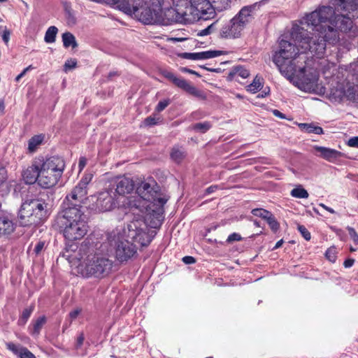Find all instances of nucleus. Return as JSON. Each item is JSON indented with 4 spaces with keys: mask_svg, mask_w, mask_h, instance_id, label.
Listing matches in <instances>:
<instances>
[{
    "mask_svg": "<svg viewBox=\"0 0 358 358\" xmlns=\"http://www.w3.org/2000/svg\"><path fill=\"white\" fill-rule=\"evenodd\" d=\"M127 236L141 246H148L152 241L148 224L142 216L131 221L128 225Z\"/></svg>",
    "mask_w": 358,
    "mask_h": 358,
    "instance_id": "nucleus-9",
    "label": "nucleus"
},
{
    "mask_svg": "<svg viewBox=\"0 0 358 358\" xmlns=\"http://www.w3.org/2000/svg\"><path fill=\"white\" fill-rule=\"evenodd\" d=\"M81 313V309L76 308L69 313V317L71 320H75L78 315Z\"/></svg>",
    "mask_w": 358,
    "mask_h": 358,
    "instance_id": "nucleus-53",
    "label": "nucleus"
},
{
    "mask_svg": "<svg viewBox=\"0 0 358 358\" xmlns=\"http://www.w3.org/2000/svg\"><path fill=\"white\" fill-rule=\"evenodd\" d=\"M273 113L275 117H280L281 119L285 118V115L283 113H282L280 111H279L278 110H274L273 111Z\"/></svg>",
    "mask_w": 358,
    "mask_h": 358,
    "instance_id": "nucleus-58",
    "label": "nucleus"
},
{
    "mask_svg": "<svg viewBox=\"0 0 358 358\" xmlns=\"http://www.w3.org/2000/svg\"><path fill=\"white\" fill-rule=\"evenodd\" d=\"M87 160L86 158L84 157H81L79 159L78 162V167L80 169V171L83 170L84 167L86 166Z\"/></svg>",
    "mask_w": 358,
    "mask_h": 358,
    "instance_id": "nucleus-55",
    "label": "nucleus"
},
{
    "mask_svg": "<svg viewBox=\"0 0 358 358\" xmlns=\"http://www.w3.org/2000/svg\"><path fill=\"white\" fill-rule=\"evenodd\" d=\"M182 262L186 264H192L196 262V259L192 256H185L182 258Z\"/></svg>",
    "mask_w": 358,
    "mask_h": 358,
    "instance_id": "nucleus-52",
    "label": "nucleus"
},
{
    "mask_svg": "<svg viewBox=\"0 0 358 358\" xmlns=\"http://www.w3.org/2000/svg\"><path fill=\"white\" fill-rule=\"evenodd\" d=\"M47 322V317L42 315L33 320L29 327V334L34 337H38L41 333V330Z\"/></svg>",
    "mask_w": 358,
    "mask_h": 358,
    "instance_id": "nucleus-22",
    "label": "nucleus"
},
{
    "mask_svg": "<svg viewBox=\"0 0 358 358\" xmlns=\"http://www.w3.org/2000/svg\"><path fill=\"white\" fill-rule=\"evenodd\" d=\"M171 159L176 163L180 164L186 157V152L182 147L175 145L170 152Z\"/></svg>",
    "mask_w": 358,
    "mask_h": 358,
    "instance_id": "nucleus-24",
    "label": "nucleus"
},
{
    "mask_svg": "<svg viewBox=\"0 0 358 358\" xmlns=\"http://www.w3.org/2000/svg\"><path fill=\"white\" fill-rule=\"evenodd\" d=\"M4 110H5V103H4L3 99H1L0 100V113L1 114H3Z\"/></svg>",
    "mask_w": 358,
    "mask_h": 358,
    "instance_id": "nucleus-61",
    "label": "nucleus"
},
{
    "mask_svg": "<svg viewBox=\"0 0 358 358\" xmlns=\"http://www.w3.org/2000/svg\"><path fill=\"white\" fill-rule=\"evenodd\" d=\"M18 218L22 227L38 226L48 218V203L41 199H27L20 206Z\"/></svg>",
    "mask_w": 358,
    "mask_h": 358,
    "instance_id": "nucleus-5",
    "label": "nucleus"
},
{
    "mask_svg": "<svg viewBox=\"0 0 358 358\" xmlns=\"http://www.w3.org/2000/svg\"><path fill=\"white\" fill-rule=\"evenodd\" d=\"M238 75L242 78H247L250 76L249 71L243 66H236L229 73V77L233 78L234 76Z\"/></svg>",
    "mask_w": 358,
    "mask_h": 358,
    "instance_id": "nucleus-31",
    "label": "nucleus"
},
{
    "mask_svg": "<svg viewBox=\"0 0 358 358\" xmlns=\"http://www.w3.org/2000/svg\"><path fill=\"white\" fill-rule=\"evenodd\" d=\"M320 206H322L326 210L329 211V213H331L332 214L335 213V211L332 208L325 206L324 204H320Z\"/></svg>",
    "mask_w": 358,
    "mask_h": 358,
    "instance_id": "nucleus-64",
    "label": "nucleus"
},
{
    "mask_svg": "<svg viewBox=\"0 0 358 358\" xmlns=\"http://www.w3.org/2000/svg\"><path fill=\"white\" fill-rule=\"evenodd\" d=\"M92 177L84 176L76 185L71 193L67 194L65 200L67 201L66 203L64 202L66 206L69 205L73 206L74 204H78L80 206L81 203H83L87 199V185L90 183Z\"/></svg>",
    "mask_w": 358,
    "mask_h": 358,
    "instance_id": "nucleus-11",
    "label": "nucleus"
},
{
    "mask_svg": "<svg viewBox=\"0 0 358 358\" xmlns=\"http://www.w3.org/2000/svg\"><path fill=\"white\" fill-rule=\"evenodd\" d=\"M96 250V246L90 241H85L80 247L81 262L78 266V271L85 278H103L110 273L113 268V262L97 253Z\"/></svg>",
    "mask_w": 358,
    "mask_h": 358,
    "instance_id": "nucleus-3",
    "label": "nucleus"
},
{
    "mask_svg": "<svg viewBox=\"0 0 358 358\" xmlns=\"http://www.w3.org/2000/svg\"><path fill=\"white\" fill-rule=\"evenodd\" d=\"M136 253V246L128 241H119L115 247V257L120 262H127Z\"/></svg>",
    "mask_w": 358,
    "mask_h": 358,
    "instance_id": "nucleus-15",
    "label": "nucleus"
},
{
    "mask_svg": "<svg viewBox=\"0 0 358 358\" xmlns=\"http://www.w3.org/2000/svg\"><path fill=\"white\" fill-rule=\"evenodd\" d=\"M348 230L349 231V234H350L351 236H357V233H356V231L355 229L352 228V227H348Z\"/></svg>",
    "mask_w": 358,
    "mask_h": 358,
    "instance_id": "nucleus-62",
    "label": "nucleus"
},
{
    "mask_svg": "<svg viewBox=\"0 0 358 358\" xmlns=\"http://www.w3.org/2000/svg\"><path fill=\"white\" fill-rule=\"evenodd\" d=\"M241 240H242L241 236L239 234L234 232L228 236V238L227 239V242L229 243H231L234 241H240Z\"/></svg>",
    "mask_w": 358,
    "mask_h": 358,
    "instance_id": "nucleus-47",
    "label": "nucleus"
},
{
    "mask_svg": "<svg viewBox=\"0 0 358 358\" xmlns=\"http://www.w3.org/2000/svg\"><path fill=\"white\" fill-rule=\"evenodd\" d=\"M348 145L350 147L358 148V136H354L348 141Z\"/></svg>",
    "mask_w": 358,
    "mask_h": 358,
    "instance_id": "nucleus-51",
    "label": "nucleus"
},
{
    "mask_svg": "<svg viewBox=\"0 0 358 358\" xmlns=\"http://www.w3.org/2000/svg\"><path fill=\"white\" fill-rule=\"evenodd\" d=\"M177 13V8H169L165 10L164 13V20H166L167 23L172 24L176 23V20L175 19Z\"/></svg>",
    "mask_w": 358,
    "mask_h": 358,
    "instance_id": "nucleus-35",
    "label": "nucleus"
},
{
    "mask_svg": "<svg viewBox=\"0 0 358 358\" xmlns=\"http://www.w3.org/2000/svg\"><path fill=\"white\" fill-rule=\"evenodd\" d=\"M10 31L6 28L3 30V34L1 35L2 39L6 44H8V43L10 40Z\"/></svg>",
    "mask_w": 358,
    "mask_h": 358,
    "instance_id": "nucleus-50",
    "label": "nucleus"
},
{
    "mask_svg": "<svg viewBox=\"0 0 358 358\" xmlns=\"http://www.w3.org/2000/svg\"><path fill=\"white\" fill-rule=\"evenodd\" d=\"M345 96L348 100L355 101L356 100V90L354 87H349L345 91Z\"/></svg>",
    "mask_w": 358,
    "mask_h": 358,
    "instance_id": "nucleus-43",
    "label": "nucleus"
},
{
    "mask_svg": "<svg viewBox=\"0 0 358 358\" xmlns=\"http://www.w3.org/2000/svg\"><path fill=\"white\" fill-rule=\"evenodd\" d=\"M313 148L315 151L320 153L318 155L320 157L323 158L329 162H335L342 156V153L340 151L334 149L319 145H315Z\"/></svg>",
    "mask_w": 358,
    "mask_h": 358,
    "instance_id": "nucleus-19",
    "label": "nucleus"
},
{
    "mask_svg": "<svg viewBox=\"0 0 358 358\" xmlns=\"http://www.w3.org/2000/svg\"><path fill=\"white\" fill-rule=\"evenodd\" d=\"M296 27H301L295 25L292 29L291 37L295 44L286 40H281L279 43V50L274 54L273 61L282 74L288 78L298 77L305 81L306 63L308 59L305 54L310 52L313 56L314 55L310 50H303L294 38L292 33Z\"/></svg>",
    "mask_w": 358,
    "mask_h": 358,
    "instance_id": "nucleus-2",
    "label": "nucleus"
},
{
    "mask_svg": "<svg viewBox=\"0 0 358 358\" xmlns=\"http://www.w3.org/2000/svg\"><path fill=\"white\" fill-rule=\"evenodd\" d=\"M16 224L11 215L0 213V236H8L13 234Z\"/></svg>",
    "mask_w": 358,
    "mask_h": 358,
    "instance_id": "nucleus-18",
    "label": "nucleus"
},
{
    "mask_svg": "<svg viewBox=\"0 0 358 358\" xmlns=\"http://www.w3.org/2000/svg\"><path fill=\"white\" fill-rule=\"evenodd\" d=\"M6 348L20 358H36L26 347L16 345L12 342L6 343Z\"/></svg>",
    "mask_w": 358,
    "mask_h": 358,
    "instance_id": "nucleus-21",
    "label": "nucleus"
},
{
    "mask_svg": "<svg viewBox=\"0 0 358 358\" xmlns=\"http://www.w3.org/2000/svg\"><path fill=\"white\" fill-rule=\"evenodd\" d=\"M34 310V305H31L29 308L23 310L20 319L18 320V324L24 325L27 323L31 313Z\"/></svg>",
    "mask_w": 358,
    "mask_h": 358,
    "instance_id": "nucleus-32",
    "label": "nucleus"
},
{
    "mask_svg": "<svg viewBox=\"0 0 358 358\" xmlns=\"http://www.w3.org/2000/svg\"><path fill=\"white\" fill-rule=\"evenodd\" d=\"M216 22H213L211 24L208 25L206 28L199 31L197 34L199 36H204L211 34L213 31L215 30Z\"/></svg>",
    "mask_w": 358,
    "mask_h": 358,
    "instance_id": "nucleus-41",
    "label": "nucleus"
},
{
    "mask_svg": "<svg viewBox=\"0 0 358 358\" xmlns=\"http://www.w3.org/2000/svg\"><path fill=\"white\" fill-rule=\"evenodd\" d=\"M212 8H213V15L215 11L221 12L227 9L230 6V0H209Z\"/></svg>",
    "mask_w": 358,
    "mask_h": 358,
    "instance_id": "nucleus-26",
    "label": "nucleus"
},
{
    "mask_svg": "<svg viewBox=\"0 0 358 358\" xmlns=\"http://www.w3.org/2000/svg\"><path fill=\"white\" fill-rule=\"evenodd\" d=\"M76 64H77V62L76 61L71 60V61H68L65 63L64 67H65V69H71L75 68L76 66Z\"/></svg>",
    "mask_w": 358,
    "mask_h": 358,
    "instance_id": "nucleus-54",
    "label": "nucleus"
},
{
    "mask_svg": "<svg viewBox=\"0 0 358 358\" xmlns=\"http://www.w3.org/2000/svg\"><path fill=\"white\" fill-rule=\"evenodd\" d=\"M222 54H223V52L221 50H208V51L199 52V60L214 58V57L220 56Z\"/></svg>",
    "mask_w": 358,
    "mask_h": 358,
    "instance_id": "nucleus-33",
    "label": "nucleus"
},
{
    "mask_svg": "<svg viewBox=\"0 0 358 358\" xmlns=\"http://www.w3.org/2000/svg\"><path fill=\"white\" fill-rule=\"evenodd\" d=\"M211 127L209 122H199L193 125V129L201 133H206Z\"/></svg>",
    "mask_w": 358,
    "mask_h": 358,
    "instance_id": "nucleus-39",
    "label": "nucleus"
},
{
    "mask_svg": "<svg viewBox=\"0 0 358 358\" xmlns=\"http://www.w3.org/2000/svg\"><path fill=\"white\" fill-rule=\"evenodd\" d=\"M58 29L55 26L50 27L45 34L44 41L48 43H52L56 40Z\"/></svg>",
    "mask_w": 358,
    "mask_h": 358,
    "instance_id": "nucleus-30",
    "label": "nucleus"
},
{
    "mask_svg": "<svg viewBox=\"0 0 358 358\" xmlns=\"http://www.w3.org/2000/svg\"><path fill=\"white\" fill-rule=\"evenodd\" d=\"M145 3L148 6L149 10H145V15L141 19L145 24H150L152 20L150 10H153L155 13L162 10V6L164 0H143Z\"/></svg>",
    "mask_w": 358,
    "mask_h": 358,
    "instance_id": "nucleus-20",
    "label": "nucleus"
},
{
    "mask_svg": "<svg viewBox=\"0 0 358 358\" xmlns=\"http://www.w3.org/2000/svg\"><path fill=\"white\" fill-rule=\"evenodd\" d=\"M170 104L169 99H164L160 101L155 108V111L159 113L164 110Z\"/></svg>",
    "mask_w": 358,
    "mask_h": 358,
    "instance_id": "nucleus-45",
    "label": "nucleus"
},
{
    "mask_svg": "<svg viewBox=\"0 0 358 358\" xmlns=\"http://www.w3.org/2000/svg\"><path fill=\"white\" fill-rule=\"evenodd\" d=\"M163 75L166 78L172 82L173 84L189 94L202 99L206 98L204 93L201 90L191 85V83L185 79L181 77H177L173 73L169 71H165Z\"/></svg>",
    "mask_w": 358,
    "mask_h": 358,
    "instance_id": "nucleus-12",
    "label": "nucleus"
},
{
    "mask_svg": "<svg viewBox=\"0 0 358 358\" xmlns=\"http://www.w3.org/2000/svg\"><path fill=\"white\" fill-rule=\"evenodd\" d=\"M115 194L120 199H122L123 198H127L128 196H125L126 194H129L132 192L134 189V180L126 176H120L116 178L115 180Z\"/></svg>",
    "mask_w": 358,
    "mask_h": 358,
    "instance_id": "nucleus-16",
    "label": "nucleus"
},
{
    "mask_svg": "<svg viewBox=\"0 0 358 358\" xmlns=\"http://www.w3.org/2000/svg\"><path fill=\"white\" fill-rule=\"evenodd\" d=\"M290 194L292 196L298 199H307L309 196L307 190L301 186L294 188L291 191Z\"/></svg>",
    "mask_w": 358,
    "mask_h": 358,
    "instance_id": "nucleus-34",
    "label": "nucleus"
},
{
    "mask_svg": "<svg viewBox=\"0 0 358 358\" xmlns=\"http://www.w3.org/2000/svg\"><path fill=\"white\" fill-rule=\"evenodd\" d=\"M162 121L160 117H156L155 115L147 117L144 120V124L147 127H152Z\"/></svg>",
    "mask_w": 358,
    "mask_h": 358,
    "instance_id": "nucleus-40",
    "label": "nucleus"
},
{
    "mask_svg": "<svg viewBox=\"0 0 358 358\" xmlns=\"http://www.w3.org/2000/svg\"><path fill=\"white\" fill-rule=\"evenodd\" d=\"M255 5L243 7L239 12L220 30V36L223 38L241 37L246 27L254 19Z\"/></svg>",
    "mask_w": 358,
    "mask_h": 358,
    "instance_id": "nucleus-8",
    "label": "nucleus"
},
{
    "mask_svg": "<svg viewBox=\"0 0 358 358\" xmlns=\"http://www.w3.org/2000/svg\"><path fill=\"white\" fill-rule=\"evenodd\" d=\"M297 229L301 234V236L304 238L306 241H310L311 238V235L309 231L306 229V227L304 225L302 224H298Z\"/></svg>",
    "mask_w": 358,
    "mask_h": 358,
    "instance_id": "nucleus-42",
    "label": "nucleus"
},
{
    "mask_svg": "<svg viewBox=\"0 0 358 358\" xmlns=\"http://www.w3.org/2000/svg\"><path fill=\"white\" fill-rule=\"evenodd\" d=\"M267 224H268L271 230L273 233H276L280 229V223L278 222L273 214H271L267 217L266 220Z\"/></svg>",
    "mask_w": 358,
    "mask_h": 358,
    "instance_id": "nucleus-36",
    "label": "nucleus"
},
{
    "mask_svg": "<svg viewBox=\"0 0 358 358\" xmlns=\"http://www.w3.org/2000/svg\"><path fill=\"white\" fill-rule=\"evenodd\" d=\"M121 203L122 208H128L134 214L136 213L138 215L140 213H148L153 215L152 210H156V206L152 208V204L138 194L123 198Z\"/></svg>",
    "mask_w": 358,
    "mask_h": 358,
    "instance_id": "nucleus-10",
    "label": "nucleus"
},
{
    "mask_svg": "<svg viewBox=\"0 0 358 358\" xmlns=\"http://www.w3.org/2000/svg\"><path fill=\"white\" fill-rule=\"evenodd\" d=\"M85 341V335L83 332L79 334L76 339V348L79 349L83 345Z\"/></svg>",
    "mask_w": 358,
    "mask_h": 358,
    "instance_id": "nucleus-48",
    "label": "nucleus"
},
{
    "mask_svg": "<svg viewBox=\"0 0 358 358\" xmlns=\"http://www.w3.org/2000/svg\"><path fill=\"white\" fill-rule=\"evenodd\" d=\"M182 71L183 72H187V73H189L190 74L196 75V76H197L199 77L201 76L196 71H195L194 70H192V69H187V68H184L182 69Z\"/></svg>",
    "mask_w": 358,
    "mask_h": 358,
    "instance_id": "nucleus-59",
    "label": "nucleus"
},
{
    "mask_svg": "<svg viewBox=\"0 0 358 358\" xmlns=\"http://www.w3.org/2000/svg\"><path fill=\"white\" fill-rule=\"evenodd\" d=\"M299 127L301 130L309 134H322L324 133L321 127L316 126L313 123H301L299 124Z\"/></svg>",
    "mask_w": 358,
    "mask_h": 358,
    "instance_id": "nucleus-27",
    "label": "nucleus"
},
{
    "mask_svg": "<svg viewBox=\"0 0 358 358\" xmlns=\"http://www.w3.org/2000/svg\"><path fill=\"white\" fill-rule=\"evenodd\" d=\"M27 73L23 70L19 75L15 77V80L19 82L22 78H23Z\"/></svg>",
    "mask_w": 358,
    "mask_h": 358,
    "instance_id": "nucleus-60",
    "label": "nucleus"
},
{
    "mask_svg": "<svg viewBox=\"0 0 358 358\" xmlns=\"http://www.w3.org/2000/svg\"><path fill=\"white\" fill-rule=\"evenodd\" d=\"M180 57L187 59L199 60V52H184L180 55Z\"/></svg>",
    "mask_w": 358,
    "mask_h": 358,
    "instance_id": "nucleus-46",
    "label": "nucleus"
},
{
    "mask_svg": "<svg viewBox=\"0 0 358 358\" xmlns=\"http://www.w3.org/2000/svg\"><path fill=\"white\" fill-rule=\"evenodd\" d=\"M331 6H322L305 17L308 25L315 27L310 33L303 27L294 29L292 36L303 50H310L317 58H322L327 45L339 41V31L346 32L352 27V20L343 14L356 10L358 0H331Z\"/></svg>",
    "mask_w": 358,
    "mask_h": 358,
    "instance_id": "nucleus-1",
    "label": "nucleus"
},
{
    "mask_svg": "<svg viewBox=\"0 0 358 358\" xmlns=\"http://www.w3.org/2000/svg\"><path fill=\"white\" fill-rule=\"evenodd\" d=\"M283 243H284L283 239H280V241H278L275 243V245L274 246L273 250H275V249H278V248H280L282 246V245L283 244Z\"/></svg>",
    "mask_w": 358,
    "mask_h": 358,
    "instance_id": "nucleus-63",
    "label": "nucleus"
},
{
    "mask_svg": "<svg viewBox=\"0 0 358 358\" xmlns=\"http://www.w3.org/2000/svg\"><path fill=\"white\" fill-rule=\"evenodd\" d=\"M251 213L254 216L259 217L264 220H266L267 217L271 214V211L264 208H255L252 210Z\"/></svg>",
    "mask_w": 358,
    "mask_h": 358,
    "instance_id": "nucleus-37",
    "label": "nucleus"
},
{
    "mask_svg": "<svg viewBox=\"0 0 358 358\" xmlns=\"http://www.w3.org/2000/svg\"><path fill=\"white\" fill-rule=\"evenodd\" d=\"M41 177L39 186L44 189L55 186L65 169L64 160L58 156L44 157L39 155Z\"/></svg>",
    "mask_w": 358,
    "mask_h": 358,
    "instance_id": "nucleus-6",
    "label": "nucleus"
},
{
    "mask_svg": "<svg viewBox=\"0 0 358 358\" xmlns=\"http://www.w3.org/2000/svg\"><path fill=\"white\" fill-rule=\"evenodd\" d=\"M136 194H138L147 199L152 204L153 208L156 206V210H152L153 216L157 220V225H160L164 213V206L168 201V199L162 197L160 187L155 180L143 181L136 188Z\"/></svg>",
    "mask_w": 358,
    "mask_h": 358,
    "instance_id": "nucleus-7",
    "label": "nucleus"
},
{
    "mask_svg": "<svg viewBox=\"0 0 358 358\" xmlns=\"http://www.w3.org/2000/svg\"><path fill=\"white\" fill-rule=\"evenodd\" d=\"M355 262V260L354 259H351V258L347 259L346 260L344 261L343 266L345 268H350L354 264Z\"/></svg>",
    "mask_w": 358,
    "mask_h": 358,
    "instance_id": "nucleus-56",
    "label": "nucleus"
},
{
    "mask_svg": "<svg viewBox=\"0 0 358 358\" xmlns=\"http://www.w3.org/2000/svg\"><path fill=\"white\" fill-rule=\"evenodd\" d=\"M45 247V242L44 241H38L36 245H35V248L34 249V251L36 255H39L41 252L43 250Z\"/></svg>",
    "mask_w": 358,
    "mask_h": 358,
    "instance_id": "nucleus-49",
    "label": "nucleus"
},
{
    "mask_svg": "<svg viewBox=\"0 0 358 358\" xmlns=\"http://www.w3.org/2000/svg\"><path fill=\"white\" fill-rule=\"evenodd\" d=\"M121 201L115 194L113 196L110 192L106 190L99 194L96 206L100 211L106 212L110 211L116 207H122Z\"/></svg>",
    "mask_w": 358,
    "mask_h": 358,
    "instance_id": "nucleus-13",
    "label": "nucleus"
},
{
    "mask_svg": "<svg viewBox=\"0 0 358 358\" xmlns=\"http://www.w3.org/2000/svg\"><path fill=\"white\" fill-rule=\"evenodd\" d=\"M190 3L198 12L200 18L207 20L214 17L213 8L209 0H190Z\"/></svg>",
    "mask_w": 358,
    "mask_h": 358,
    "instance_id": "nucleus-17",
    "label": "nucleus"
},
{
    "mask_svg": "<svg viewBox=\"0 0 358 358\" xmlns=\"http://www.w3.org/2000/svg\"><path fill=\"white\" fill-rule=\"evenodd\" d=\"M263 78L256 76L252 83L247 86V90L252 92L256 93L261 90L263 85Z\"/></svg>",
    "mask_w": 358,
    "mask_h": 358,
    "instance_id": "nucleus-29",
    "label": "nucleus"
},
{
    "mask_svg": "<svg viewBox=\"0 0 358 358\" xmlns=\"http://www.w3.org/2000/svg\"><path fill=\"white\" fill-rule=\"evenodd\" d=\"M175 19L176 20V22H185L188 20L186 12L180 11L178 9H177V13Z\"/></svg>",
    "mask_w": 358,
    "mask_h": 358,
    "instance_id": "nucleus-44",
    "label": "nucleus"
},
{
    "mask_svg": "<svg viewBox=\"0 0 358 358\" xmlns=\"http://www.w3.org/2000/svg\"><path fill=\"white\" fill-rule=\"evenodd\" d=\"M327 259L332 263H334L337 258L336 248L332 246L328 248L325 252Z\"/></svg>",
    "mask_w": 358,
    "mask_h": 358,
    "instance_id": "nucleus-38",
    "label": "nucleus"
},
{
    "mask_svg": "<svg viewBox=\"0 0 358 358\" xmlns=\"http://www.w3.org/2000/svg\"><path fill=\"white\" fill-rule=\"evenodd\" d=\"M112 2L115 8L127 14L138 13V8L136 6H132L128 0H112Z\"/></svg>",
    "mask_w": 358,
    "mask_h": 358,
    "instance_id": "nucleus-23",
    "label": "nucleus"
},
{
    "mask_svg": "<svg viewBox=\"0 0 358 358\" xmlns=\"http://www.w3.org/2000/svg\"><path fill=\"white\" fill-rule=\"evenodd\" d=\"M43 134L34 135L28 141V151L33 153L36 151L38 147L42 144L44 141Z\"/></svg>",
    "mask_w": 358,
    "mask_h": 358,
    "instance_id": "nucleus-25",
    "label": "nucleus"
},
{
    "mask_svg": "<svg viewBox=\"0 0 358 358\" xmlns=\"http://www.w3.org/2000/svg\"><path fill=\"white\" fill-rule=\"evenodd\" d=\"M41 161L39 155L34 157L31 164L22 171V177L24 182L27 185H33L37 182L39 185V180L41 177Z\"/></svg>",
    "mask_w": 358,
    "mask_h": 358,
    "instance_id": "nucleus-14",
    "label": "nucleus"
},
{
    "mask_svg": "<svg viewBox=\"0 0 358 358\" xmlns=\"http://www.w3.org/2000/svg\"><path fill=\"white\" fill-rule=\"evenodd\" d=\"M62 41L65 48H75L78 46L75 36L70 32H65L62 34Z\"/></svg>",
    "mask_w": 358,
    "mask_h": 358,
    "instance_id": "nucleus-28",
    "label": "nucleus"
},
{
    "mask_svg": "<svg viewBox=\"0 0 358 358\" xmlns=\"http://www.w3.org/2000/svg\"><path fill=\"white\" fill-rule=\"evenodd\" d=\"M217 189H218L217 185H211L206 189L205 193H206V194H210L215 192Z\"/></svg>",
    "mask_w": 358,
    "mask_h": 358,
    "instance_id": "nucleus-57",
    "label": "nucleus"
},
{
    "mask_svg": "<svg viewBox=\"0 0 358 358\" xmlns=\"http://www.w3.org/2000/svg\"><path fill=\"white\" fill-rule=\"evenodd\" d=\"M57 224L65 239L69 241L80 240L87 232V217L78 204L65 206L57 217Z\"/></svg>",
    "mask_w": 358,
    "mask_h": 358,
    "instance_id": "nucleus-4",
    "label": "nucleus"
}]
</instances>
